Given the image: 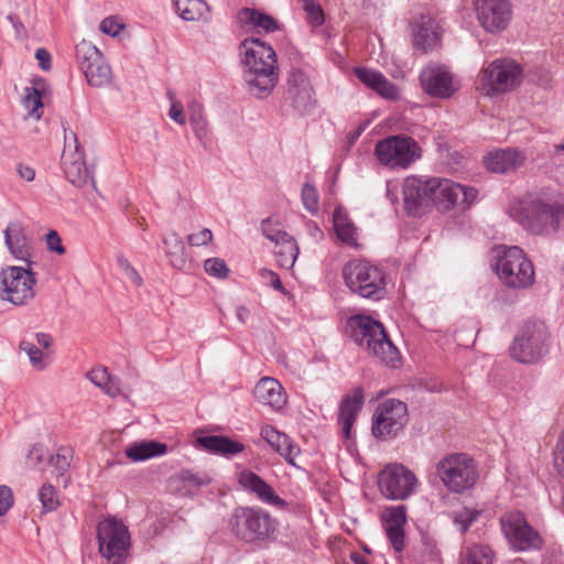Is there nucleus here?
<instances>
[{
    "label": "nucleus",
    "mask_w": 564,
    "mask_h": 564,
    "mask_svg": "<svg viewBox=\"0 0 564 564\" xmlns=\"http://www.w3.org/2000/svg\"><path fill=\"white\" fill-rule=\"evenodd\" d=\"M20 348L29 356L31 365L36 369H44L45 364L43 362V352L40 350L35 344L29 340H22L20 343Z\"/></svg>",
    "instance_id": "nucleus-48"
},
{
    "label": "nucleus",
    "mask_w": 564,
    "mask_h": 564,
    "mask_svg": "<svg viewBox=\"0 0 564 564\" xmlns=\"http://www.w3.org/2000/svg\"><path fill=\"white\" fill-rule=\"evenodd\" d=\"M86 377L91 381L93 384L102 389V387L109 380L110 373L106 367H97L87 372Z\"/></svg>",
    "instance_id": "nucleus-52"
},
{
    "label": "nucleus",
    "mask_w": 564,
    "mask_h": 564,
    "mask_svg": "<svg viewBox=\"0 0 564 564\" xmlns=\"http://www.w3.org/2000/svg\"><path fill=\"white\" fill-rule=\"evenodd\" d=\"M238 20L241 24L252 25L258 32H273L279 29L278 22L271 15L251 8L240 10Z\"/></svg>",
    "instance_id": "nucleus-35"
},
{
    "label": "nucleus",
    "mask_w": 564,
    "mask_h": 564,
    "mask_svg": "<svg viewBox=\"0 0 564 564\" xmlns=\"http://www.w3.org/2000/svg\"><path fill=\"white\" fill-rule=\"evenodd\" d=\"M46 248L47 250L56 252L57 254H64L66 252L62 239L56 230H50L46 234Z\"/></svg>",
    "instance_id": "nucleus-53"
},
{
    "label": "nucleus",
    "mask_w": 564,
    "mask_h": 564,
    "mask_svg": "<svg viewBox=\"0 0 564 564\" xmlns=\"http://www.w3.org/2000/svg\"><path fill=\"white\" fill-rule=\"evenodd\" d=\"M549 332L543 323H525L510 346L511 357L522 364L540 360L549 351Z\"/></svg>",
    "instance_id": "nucleus-8"
},
{
    "label": "nucleus",
    "mask_w": 564,
    "mask_h": 564,
    "mask_svg": "<svg viewBox=\"0 0 564 564\" xmlns=\"http://www.w3.org/2000/svg\"><path fill=\"white\" fill-rule=\"evenodd\" d=\"M170 99L172 101L171 108L169 110L170 118L178 124H185L186 118L184 113L183 105L176 100H174L172 93H169Z\"/></svg>",
    "instance_id": "nucleus-54"
},
{
    "label": "nucleus",
    "mask_w": 564,
    "mask_h": 564,
    "mask_svg": "<svg viewBox=\"0 0 564 564\" xmlns=\"http://www.w3.org/2000/svg\"><path fill=\"white\" fill-rule=\"evenodd\" d=\"M347 288L365 299L380 300L386 294V275L382 270L366 260H350L343 268Z\"/></svg>",
    "instance_id": "nucleus-5"
},
{
    "label": "nucleus",
    "mask_w": 564,
    "mask_h": 564,
    "mask_svg": "<svg viewBox=\"0 0 564 564\" xmlns=\"http://www.w3.org/2000/svg\"><path fill=\"white\" fill-rule=\"evenodd\" d=\"M261 231L263 236L270 241H272L276 247L282 246L294 239L286 231L278 228V226L273 224L271 218L262 220Z\"/></svg>",
    "instance_id": "nucleus-42"
},
{
    "label": "nucleus",
    "mask_w": 564,
    "mask_h": 564,
    "mask_svg": "<svg viewBox=\"0 0 564 564\" xmlns=\"http://www.w3.org/2000/svg\"><path fill=\"white\" fill-rule=\"evenodd\" d=\"M87 83L94 87H104L111 83L112 72L106 59H101L98 64L83 73Z\"/></svg>",
    "instance_id": "nucleus-40"
},
{
    "label": "nucleus",
    "mask_w": 564,
    "mask_h": 564,
    "mask_svg": "<svg viewBox=\"0 0 564 564\" xmlns=\"http://www.w3.org/2000/svg\"><path fill=\"white\" fill-rule=\"evenodd\" d=\"M198 445L205 451L223 455L230 456L241 453L245 449V445L238 441H235L228 436L208 435L200 436L196 440Z\"/></svg>",
    "instance_id": "nucleus-32"
},
{
    "label": "nucleus",
    "mask_w": 564,
    "mask_h": 564,
    "mask_svg": "<svg viewBox=\"0 0 564 564\" xmlns=\"http://www.w3.org/2000/svg\"><path fill=\"white\" fill-rule=\"evenodd\" d=\"M17 172L19 176L26 182H32L35 178V171L29 165H24L22 163L18 164Z\"/></svg>",
    "instance_id": "nucleus-63"
},
{
    "label": "nucleus",
    "mask_w": 564,
    "mask_h": 564,
    "mask_svg": "<svg viewBox=\"0 0 564 564\" xmlns=\"http://www.w3.org/2000/svg\"><path fill=\"white\" fill-rule=\"evenodd\" d=\"M35 338H36V343L43 347V348H48L51 345H52V341H53V338L50 334H46V333H37L35 335Z\"/></svg>",
    "instance_id": "nucleus-64"
},
{
    "label": "nucleus",
    "mask_w": 564,
    "mask_h": 564,
    "mask_svg": "<svg viewBox=\"0 0 564 564\" xmlns=\"http://www.w3.org/2000/svg\"><path fill=\"white\" fill-rule=\"evenodd\" d=\"M510 214L529 232L550 235L558 229L564 204L552 196L535 197L513 207Z\"/></svg>",
    "instance_id": "nucleus-2"
},
{
    "label": "nucleus",
    "mask_w": 564,
    "mask_h": 564,
    "mask_svg": "<svg viewBox=\"0 0 564 564\" xmlns=\"http://www.w3.org/2000/svg\"><path fill=\"white\" fill-rule=\"evenodd\" d=\"M205 271L215 278L225 279L229 273L226 262L220 258H209L204 263Z\"/></svg>",
    "instance_id": "nucleus-49"
},
{
    "label": "nucleus",
    "mask_w": 564,
    "mask_h": 564,
    "mask_svg": "<svg viewBox=\"0 0 564 564\" xmlns=\"http://www.w3.org/2000/svg\"><path fill=\"white\" fill-rule=\"evenodd\" d=\"M357 78L368 88L376 91L384 99L397 100L400 98V90L397 85L386 78V76L370 68L356 67L354 69Z\"/></svg>",
    "instance_id": "nucleus-25"
},
{
    "label": "nucleus",
    "mask_w": 564,
    "mask_h": 564,
    "mask_svg": "<svg viewBox=\"0 0 564 564\" xmlns=\"http://www.w3.org/2000/svg\"><path fill=\"white\" fill-rule=\"evenodd\" d=\"M459 564H494L495 551L484 543H466L459 552Z\"/></svg>",
    "instance_id": "nucleus-33"
},
{
    "label": "nucleus",
    "mask_w": 564,
    "mask_h": 564,
    "mask_svg": "<svg viewBox=\"0 0 564 564\" xmlns=\"http://www.w3.org/2000/svg\"><path fill=\"white\" fill-rule=\"evenodd\" d=\"M501 531L516 551L539 550L542 539L520 511H508L500 517Z\"/></svg>",
    "instance_id": "nucleus-13"
},
{
    "label": "nucleus",
    "mask_w": 564,
    "mask_h": 564,
    "mask_svg": "<svg viewBox=\"0 0 564 564\" xmlns=\"http://www.w3.org/2000/svg\"><path fill=\"white\" fill-rule=\"evenodd\" d=\"M476 12L480 25L490 33L505 31L512 19L510 0H476Z\"/></svg>",
    "instance_id": "nucleus-19"
},
{
    "label": "nucleus",
    "mask_w": 564,
    "mask_h": 564,
    "mask_svg": "<svg viewBox=\"0 0 564 564\" xmlns=\"http://www.w3.org/2000/svg\"><path fill=\"white\" fill-rule=\"evenodd\" d=\"M432 206L441 212L454 207L466 209L476 200L478 191L475 187L455 183L448 178L432 177Z\"/></svg>",
    "instance_id": "nucleus-10"
},
{
    "label": "nucleus",
    "mask_w": 564,
    "mask_h": 564,
    "mask_svg": "<svg viewBox=\"0 0 564 564\" xmlns=\"http://www.w3.org/2000/svg\"><path fill=\"white\" fill-rule=\"evenodd\" d=\"M525 154L517 149H502L488 153L485 159L486 167L495 173H510L523 165Z\"/></svg>",
    "instance_id": "nucleus-26"
},
{
    "label": "nucleus",
    "mask_w": 564,
    "mask_h": 564,
    "mask_svg": "<svg viewBox=\"0 0 564 564\" xmlns=\"http://www.w3.org/2000/svg\"><path fill=\"white\" fill-rule=\"evenodd\" d=\"M73 460V449L62 446L51 456L50 465L54 467L56 477H64L69 469Z\"/></svg>",
    "instance_id": "nucleus-41"
},
{
    "label": "nucleus",
    "mask_w": 564,
    "mask_h": 564,
    "mask_svg": "<svg viewBox=\"0 0 564 564\" xmlns=\"http://www.w3.org/2000/svg\"><path fill=\"white\" fill-rule=\"evenodd\" d=\"M334 229L337 238L350 247L357 246V234L355 225L340 210L334 213Z\"/></svg>",
    "instance_id": "nucleus-38"
},
{
    "label": "nucleus",
    "mask_w": 564,
    "mask_h": 564,
    "mask_svg": "<svg viewBox=\"0 0 564 564\" xmlns=\"http://www.w3.org/2000/svg\"><path fill=\"white\" fill-rule=\"evenodd\" d=\"M521 79L522 69L519 64L510 59H496L481 69L478 88L487 96L507 93L518 87Z\"/></svg>",
    "instance_id": "nucleus-9"
},
{
    "label": "nucleus",
    "mask_w": 564,
    "mask_h": 564,
    "mask_svg": "<svg viewBox=\"0 0 564 564\" xmlns=\"http://www.w3.org/2000/svg\"><path fill=\"white\" fill-rule=\"evenodd\" d=\"M34 274L21 267H9L0 272V299L13 305H24L35 296Z\"/></svg>",
    "instance_id": "nucleus-11"
},
{
    "label": "nucleus",
    "mask_w": 564,
    "mask_h": 564,
    "mask_svg": "<svg viewBox=\"0 0 564 564\" xmlns=\"http://www.w3.org/2000/svg\"><path fill=\"white\" fill-rule=\"evenodd\" d=\"M303 10L306 13V19L310 24L314 26L322 25L324 22V13L321 6L315 1H311L302 4Z\"/></svg>",
    "instance_id": "nucleus-51"
},
{
    "label": "nucleus",
    "mask_w": 564,
    "mask_h": 564,
    "mask_svg": "<svg viewBox=\"0 0 564 564\" xmlns=\"http://www.w3.org/2000/svg\"><path fill=\"white\" fill-rule=\"evenodd\" d=\"M387 536L397 552L404 549V525L406 507L403 505L387 508L381 516Z\"/></svg>",
    "instance_id": "nucleus-24"
},
{
    "label": "nucleus",
    "mask_w": 564,
    "mask_h": 564,
    "mask_svg": "<svg viewBox=\"0 0 564 564\" xmlns=\"http://www.w3.org/2000/svg\"><path fill=\"white\" fill-rule=\"evenodd\" d=\"M213 239V232L205 228L196 234H192L187 237V241L191 246H206Z\"/></svg>",
    "instance_id": "nucleus-56"
},
{
    "label": "nucleus",
    "mask_w": 564,
    "mask_h": 564,
    "mask_svg": "<svg viewBox=\"0 0 564 564\" xmlns=\"http://www.w3.org/2000/svg\"><path fill=\"white\" fill-rule=\"evenodd\" d=\"M412 36L416 51L427 53L433 50L441 40L436 20L429 15H421L412 25Z\"/></svg>",
    "instance_id": "nucleus-23"
},
{
    "label": "nucleus",
    "mask_w": 564,
    "mask_h": 564,
    "mask_svg": "<svg viewBox=\"0 0 564 564\" xmlns=\"http://www.w3.org/2000/svg\"><path fill=\"white\" fill-rule=\"evenodd\" d=\"M12 506V490L8 486H0V516L6 514Z\"/></svg>",
    "instance_id": "nucleus-59"
},
{
    "label": "nucleus",
    "mask_w": 564,
    "mask_h": 564,
    "mask_svg": "<svg viewBox=\"0 0 564 564\" xmlns=\"http://www.w3.org/2000/svg\"><path fill=\"white\" fill-rule=\"evenodd\" d=\"M165 253L170 262L175 268H182L186 262L185 246L183 240L175 232L164 238Z\"/></svg>",
    "instance_id": "nucleus-39"
},
{
    "label": "nucleus",
    "mask_w": 564,
    "mask_h": 564,
    "mask_svg": "<svg viewBox=\"0 0 564 564\" xmlns=\"http://www.w3.org/2000/svg\"><path fill=\"white\" fill-rule=\"evenodd\" d=\"M23 104L24 107L28 109L30 116L34 117L37 120L41 118V109L43 108V102L39 89H36L35 87L25 88Z\"/></svg>",
    "instance_id": "nucleus-46"
},
{
    "label": "nucleus",
    "mask_w": 564,
    "mask_h": 564,
    "mask_svg": "<svg viewBox=\"0 0 564 564\" xmlns=\"http://www.w3.org/2000/svg\"><path fill=\"white\" fill-rule=\"evenodd\" d=\"M178 15L185 21H199L206 18L208 6L203 0H172Z\"/></svg>",
    "instance_id": "nucleus-36"
},
{
    "label": "nucleus",
    "mask_w": 564,
    "mask_h": 564,
    "mask_svg": "<svg viewBox=\"0 0 564 564\" xmlns=\"http://www.w3.org/2000/svg\"><path fill=\"white\" fill-rule=\"evenodd\" d=\"M35 58L37 59L39 65L43 70L47 72L51 69V54L47 50L42 47L37 48L35 52Z\"/></svg>",
    "instance_id": "nucleus-62"
},
{
    "label": "nucleus",
    "mask_w": 564,
    "mask_h": 564,
    "mask_svg": "<svg viewBox=\"0 0 564 564\" xmlns=\"http://www.w3.org/2000/svg\"><path fill=\"white\" fill-rule=\"evenodd\" d=\"M238 482L243 489L253 492L263 502L272 506H284V500L276 496L272 487L257 474L242 470L238 476Z\"/></svg>",
    "instance_id": "nucleus-29"
},
{
    "label": "nucleus",
    "mask_w": 564,
    "mask_h": 564,
    "mask_svg": "<svg viewBox=\"0 0 564 564\" xmlns=\"http://www.w3.org/2000/svg\"><path fill=\"white\" fill-rule=\"evenodd\" d=\"M415 474L402 464L387 465L378 476V487L381 495L389 500H405L417 487Z\"/></svg>",
    "instance_id": "nucleus-12"
},
{
    "label": "nucleus",
    "mask_w": 564,
    "mask_h": 564,
    "mask_svg": "<svg viewBox=\"0 0 564 564\" xmlns=\"http://www.w3.org/2000/svg\"><path fill=\"white\" fill-rule=\"evenodd\" d=\"M3 235L10 253L18 260L28 261L32 254V242L28 227L20 220H12L8 224Z\"/></svg>",
    "instance_id": "nucleus-22"
},
{
    "label": "nucleus",
    "mask_w": 564,
    "mask_h": 564,
    "mask_svg": "<svg viewBox=\"0 0 564 564\" xmlns=\"http://www.w3.org/2000/svg\"><path fill=\"white\" fill-rule=\"evenodd\" d=\"M302 200L304 207L312 214L316 213L318 209V194L316 188L305 183L302 188Z\"/></svg>",
    "instance_id": "nucleus-50"
},
{
    "label": "nucleus",
    "mask_w": 564,
    "mask_h": 564,
    "mask_svg": "<svg viewBox=\"0 0 564 564\" xmlns=\"http://www.w3.org/2000/svg\"><path fill=\"white\" fill-rule=\"evenodd\" d=\"M99 551L109 561L122 560L128 552L130 535L127 527L116 519H107L98 524Z\"/></svg>",
    "instance_id": "nucleus-17"
},
{
    "label": "nucleus",
    "mask_w": 564,
    "mask_h": 564,
    "mask_svg": "<svg viewBox=\"0 0 564 564\" xmlns=\"http://www.w3.org/2000/svg\"><path fill=\"white\" fill-rule=\"evenodd\" d=\"M243 80L248 91L257 98L268 97L279 82L275 51L265 42L250 37L242 41Z\"/></svg>",
    "instance_id": "nucleus-1"
},
{
    "label": "nucleus",
    "mask_w": 564,
    "mask_h": 564,
    "mask_svg": "<svg viewBox=\"0 0 564 564\" xmlns=\"http://www.w3.org/2000/svg\"><path fill=\"white\" fill-rule=\"evenodd\" d=\"M253 394L259 403L273 410H281L286 403L283 387L271 377L260 379L254 387Z\"/></svg>",
    "instance_id": "nucleus-28"
},
{
    "label": "nucleus",
    "mask_w": 564,
    "mask_h": 564,
    "mask_svg": "<svg viewBox=\"0 0 564 564\" xmlns=\"http://www.w3.org/2000/svg\"><path fill=\"white\" fill-rule=\"evenodd\" d=\"M210 482V478L205 474H196L188 469H183L169 479V487L173 492L183 497H192L198 490Z\"/></svg>",
    "instance_id": "nucleus-30"
},
{
    "label": "nucleus",
    "mask_w": 564,
    "mask_h": 564,
    "mask_svg": "<svg viewBox=\"0 0 564 564\" xmlns=\"http://www.w3.org/2000/svg\"><path fill=\"white\" fill-rule=\"evenodd\" d=\"M106 394L116 398L121 393L120 380L116 377H109V380L101 389Z\"/></svg>",
    "instance_id": "nucleus-61"
},
{
    "label": "nucleus",
    "mask_w": 564,
    "mask_h": 564,
    "mask_svg": "<svg viewBox=\"0 0 564 564\" xmlns=\"http://www.w3.org/2000/svg\"><path fill=\"white\" fill-rule=\"evenodd\" d=\"M408 416V406L397 399H389L380 403L372 417V434L380 440H390L404 427Z\"/></svg>",
    "instance_id": "nucleus-15"
},
{
    "label": "nucleus",
    "mask_w": 564,
    "mask_h": 564,
    "mask_svg": "<svg viewBox=\"0 0 564 564\" xmlns=\"http://www.w3.org/2000/svg\"><path fill=\"white\" fill-rule=\"evenodd\" d=\"M39 498L45 511H53L59 505L55 488L50 484H44L39 491Z\"/></svg>",
    "instance_id": "nucleus-47"
},
{
    "label": "nucleus",
    "mask_w": 564,
    "mask_h": 564,
    "mask_svg": "<svg viewBox=\"0 0 564 564\" xmlns=\"http://www.w3.org/2000/svg\"><path fill=\"white\" fill-rule=\"evenodd\" d=\"M364 403V393L360 388L354 390L352 395H346L339 405L338 422L346 440L352 437L351 429Z\"/></svg>",
    "instance_id": "nucleus-31"
},
{
    "label": "nucleus",
    "mask_w": 564,
    "mask_h": 564,
    "mask_svg": "<svg viewBox=\"0 0 564 564\" xmlns=\"http://www.w3.org/2000/svg\"><path fill=\"white\" fill-rule=\"evenodd\" d=\"M274 530V522L269 513L261 509L239 508L232 517V531L246 542L263 540Z\"/></svg>",
    "instance_id": "nucleus-14"
},
{
    "label": "nucleus",
    "mask_w": 564,
    "mask_h": 564,
    "mask_svg": "<svg viewBox=\"0 0 564 564\" xmlns=\"http://www.w3.org/2000/svg\"><path fill=\"white\" fill-rule=\"evenodd\" d=\"M75 56L83 73L105 58L101 52L94 44L85 40L76 45Z\"/></svg>",
    "instance_id": "nucleus-37"
},
{
    "label": "nucleus",
    "mask_w": 564,
    "mask_h": 564,
    "mask_svg": "<svg viewBox=\"0 0 564 564\" xmlns=\"http://www.w3.org/2000/svg\"><path fill=\"white\" fill-rule=\"evenodd\" d=\"M260 275L268 280L269 284L276 291H280V292H284V288H283V284L279 278V275L271 271V270H268V269H262L260 270Z\"/></svg>",
    "instance_id": "nucleus-60"
},
{
    "label": "nucleus",
    "mask_w": 564,
    "mask_h": 564,
    "mask_svg": "<svg viewBox=\"0 0 564 564\" xmlns=\"http://www.w3.org/2000/svg\"><path fill=\"white\" fill-rule=\"evenodd\" d=\"M119 265L123 270L126 276L137 286H140L143 282L138 271L130 264L127 259H119Z\"/></svg>",
    "instance_id": "nucleus-58"
},
{
    "label": "nucleus",
    "mask_w": 564,
    "mask_h": 564,
    "mask_svg": "<svg viewBox=\"0 0 564 564\" xmlns=\"http://www.w3.org/2000/svg\"><path fill=\"white\" fill-rule=\"evenodd\" d=\"M432 177L408 176L403 182V200L410 216H421L432 206Z\"/></svg>",
    "instance_id": "nucleus-20"
},
{
    "label": "nucleus",
    "mask_w": 564,
    "mask_h": 564,
    "mask_svg": "<svg viewBox=\"0 0 564 564\" xmlns=\"http://www.w3.org/2000/svg\"><path fill=\"white\" fill-rule=\"evenodd\" d=\"M166 448L164 443L143 441L128 446L126 455L133 462H142L165 454Z\"/></svg>",
    "instance_id": "nucleus-34"
},
{
    "label": "nucleus",
    "mask_w": 564,
    "mask_h": 564,
    "mask_svg": "<svg viewBox=\"0 0 564 564\" xmlns=\"http://www.w3.org/2000/svg\"><path fill=\"white\" fill-rule=\"evenodd\" d=\"M286 98L299 111L308 110L314 104V90L307 76L300 69H294L288 78Z\"/></svg>",
    "instance_id": "nucleus-21"
},
{
    "label": "nucleus",
    "mask_w": 564,
    "mask_h": 564,
    "mask_svg": "<svg viewBox=\"0 0 564 564\" xmlns=\"http://www.w3.org/2000/svg\"><path fill=\"white\" fill-rule=\"evenodd\" d=\"M189 111H191L189 122H191L192 129H193L196 138L199 141H203L208 134L207 121L204 116L203 109H202L200 105L193 104L189 106Z\"/></svg>",
    "instance_id": "nucleus-43"
},
{
    "label": "nucleus",
    "mask_w": 564,
    "mask_h": 564,
    "mask_svg": "<svg viewBox=\"0 0 564 564\" xmlns=\"http://www.w3.org/2000/svg\"><path fill=\"white\" fill-rule=\"evenodd\" d=\"M64 140L62 161L66 178L77 187H83L89 180L95 186V181L86 166L84 152L80 149L77 135L73 131L65 132Z\"/></svg>",
    "instance_id": "nucleus-18"
},
{
    "label": "nucleus",
    "mask_w": 564,
    "mask_h": 564,
    "mask_svg": "<svg viewBox=\"0 0 564 564\" xmlns=\"http://www.w3.org/2000/svg\"><path fill=\"white\" fill-rule=\"evenodd\" d=\"M420 84L424 93L440 99H448L460 87L457 77L444 64L430 63L420 73Z\"/></svg>",
    "instance_id": "nucleus-16"
},
{
    "label": "nucleus",
    "mask_w": 564,
    "mask_h": 564,
    "mask_svg": "<svg viewBox=\"0 0 564 564\" xmlns=\"http://www.w3.org/2000/svg\"><path fill=\"white\" fill-rule=\"evenodd\" d=\"M554 466L558 474L564 477V432L560 436L554 452Z\"/></svg>",
    "instance_id": "nucleus-57"
},
{
    "label": "nucleus",
    "mask_w": 564,
    "mask_h": 564,
    "mask_svg": "<svg viewBox=\"0 0 564 564\" xmlns=\"http://www.w3.org/2000/svg\"><path fill=\"white\" fill-rule=\"evenodd\" d=\"M480 514L481 510L465 507L453 513V521L457 529L462 533H465Z\"/></svg>",
    "instance_id": "nucleus-45"
},
{
    "label": "nucleus",
    "mask_w": 564,
    "mask_h": 564,
    "mask_svg": "<svg viewBox=\"0 0 564 564\" xmlns=\"http://www.w3.org/2000/svg\"><path fill=\"white\" fill-rule=\"evenodd\" d=\"M375 154L389 169H408L422 156V149L413 138L397 134L380 140Z\"/></svg>",
    "instance_id": "nucleus-7"
},
{
    "label": "nucleus",
    "mask_w": 564,
    "mask_h": 564,
    "mask_svg": "<svg viewBox=\"0 0 564 564\" xmlns=\"http://www.w3.org/2000/svg\"><path fill=\"white\" fill-rule=\"evenodd\" d=\"M435 471L445 488L454 494L471 489L478 479L475 460L464 453H452L435 464Z\"/></svg>",
    "instance_id": "nucleus-6"
},
{
    "label": "nucleus",
    "mask_w": 564,
    "mask_h": 564,
    "mask_svg": "<svg viewBox=\"0 0 564 564\" xmlns=\"http://www.w3.org/2000/svg\"><path fill=\"white\" fill-rule=\"evenodd\" d=\"M299 252V247L294 239L282 246H279L278 250L275 251L279 265L281 268L291 269L295 263Z\"/></svg>",
    "instance_id": "nucleus-44"
},
{
    "label": "nucleus",
    "mask_w": 564,
    "mask_h": 564,
    "mask_svg": "<svg viewBox=\"0 0 564 564\" xmlns=\"http://www.w3.org/2000/svg\"><path fill=\"white\" fill-rule=\"evenodd\" d=\"M123 25L112 17L106 18L100 22L99 29L102 33L116 36L119 34Z\"/></svg>",
    "instance_id": "nucleus-55"
},
{
    "label": "nucleus",
    "mask_w": 564,
    "mask_h": 564,
    "mask_svg": "<svg viewBox=\"0 0 564 564\" xmlns=\"http://www.w3.org/2000/svg\"><path fill=\"white\" fill-rule=\"evenodd\" d=\"M350 336L356 344L388 367L395 368L400 352L392 344L381 323L370 316L356 315L349 318Z\"/></svg>",
    "instance_id": "nucleus-3"
},
{
    "label": "nucleus",
    "mask_w": 564,
    "mask_h": 564,
    "mask_svg": "<svg viewBox=\"0 0 564 564\" xmlns=\"http://www.w3.org/2000/svg\"><path fill=\"white\" fill-rule=\"evenodd\" d=\"M260 434L290 465L299 467L296 458L301 449L286 434L270 425L263 426Z\"/></svg>",
    "instance_id": "nucleus-27"
},
{
    "label": "nucleus",
    "mask_w": 564,
    "mask_h": 564,
    "mask_svg": "<svg viewBox=\"0 0 564 564\" xmlns=\"http://www.w3.org/2000/svg\"><path fill=\"white\" fill-rule=\"evenodd\" d=\"M492 268L499 280L512 290H527L534 284L535 274L532 262L517 246H498L492 250Z\"/></svg>",
    "instance_id": "nucleus-4"
}]
</instances>
